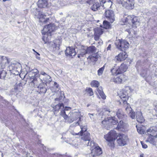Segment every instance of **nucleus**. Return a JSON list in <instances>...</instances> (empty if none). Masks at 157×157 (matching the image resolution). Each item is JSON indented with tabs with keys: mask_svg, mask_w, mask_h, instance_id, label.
Segmentation results:
<instances>
[{
	"mask_svg": "<svg viewBox=\"0 0 157 157\" xmlns=\"http://www.w3.org/2000/svg\"><path fill=\"white\" fill-rule=\"evenodd\" d=\"M110 123L113 125L116 124L118 123L117 128L119 130H122L121 129L126 128L127 126V124L124 123L122 121H120L118 123V121L116 120L115 117H114L105 118L102 121V124L104 125L109 124Z\"/></svg>",
	"mask_w": 157,
	"mask_h": 157,
	"instance_id": "f257e3e1",
	"label": "nucleus"
},
{
	"mask_svg": "<svg viewBox=\"0 0 157 157\" xmlns=\"http://www.w3.org/2000/svg\"><path fill=\"white\" fill-rule=\"evenodd\" d=\"M58 27L56 26L53 23H51L45 26L42 31V33L44 34V36L43 37L42 39L45 43L48 42L47 40L48 36H50L52 33L56 30Z\"/></svg>",
	"mask_w": 157,
	"mask_h": 157,
	"instance_id": "f03ea898",
	"label": "nucleus"
},
{
	"mask_svg": "<svg viewBox=\"0 0 157 157\" xmlns=\"http://www.w3.org/2000/svg\"><path fill=\"white\" fill-rule=\"evenodd\" d=\"M61 116L66 121L71 123L79 118V121H81V118L80 117V113H68L63 111L61 113Z\"/></svg>",
	"mask_w": 157,
	"mask_h": 157,
	"instance_id": "7ed1b4c3",
	"label": "nucleus"
},
{
	"mask_svg": "<svg viewBox=\"0 0 157 157\" xmlns=\"http://www.w3.org/2000/svg\"><path fill=\"white\" fill-rule=\"evenodd\" d=\"M0 79H4L6 76V72L3 70L6 65L9 63L8 58L3 56H0Z\"/></svg>",
	"mask_w": 157,
	"mask_h": 157,
	"instance_id": "20e7f679",
	"label": "nucleus"
},
{
	"mask_svg": "<svg viewBox=\"0 0 157 157\" xmlns=\"http://www.w3.org/2000/svg\"><path fill=\"white\" fill-rule=\"evenodd\" d=\"M117 135L115 131H111L108 134L104 136V138L108 142V145L112 148L114 147V141Z\"/></svg>",
	"mask_w": 157,
	"mask_h": 157,
	"instance_id": "39448f33",
	"label": "nucleus"
},
{
	"mask_svg": "<svg viewBox=\"0 0 157 157\" xmlns=\"http://www.w3.org/2000/svg\"><path fill=\"white\" fill-rule=\"evenodd\" d=\"M21 67L20 63L15 61L11 62V64L9 66L10 71H12L11 73L15 75H18L20 73Z\"/></svg>",
	"mask_w": 157,
	"mask_h": 157,
	"instance_id": "423d86ee",
	"label": "nucleus"
},
{
	"mask_svg": "<svg viewBox=\"0 0 157 157\" xmlns=\"http://www.w3.org/2000/svg\"><path fill=\"white\" fill-rule=\"evenodd\" d=\"M117 2L128 10H131L134 7V0H117Z\"/></svg>",
	"mask_w": 157,
	"mask_h": 157,
	"instance_id": "0eeeda50",
	"label": "nucleus"
},
{
	"mask_svg": "<svg viewBox=\"0 0 157 157\" xmlns=\"http://www.w3.org/2000/svg\"><path fill=\"white\" fill-rule=\"evenodd\" d=\"M128 68L127 65L124 63L122 64L117 68H113L111 71L113 75L121 74L126 71Z\"/></svg>",
	"mask_w": 157,
	"mask_h": 157,
	"instance_id": "6e6552de",
	"label": "nucleus"
},
{
	"mask_svg": "<svg viewBox=\"0 0 157 157\" xmlns=\"http://www.w3.org/2000/svg\"><path fill=\"white\" fill-rule=\"evenodd\" d=\"M117 48L121 51H124L128 48L129 43L124 40H119L115 43Z\"/></svg>",
	"mask_w": 157,
	"mask_h": 157,
	"instance_id": "1a4fd4ad",
	"label": "nucleus"
},
{
	"mask_svg": "<svg viewBox=\"0 0 157 157\" xmlns=\"http://www.w3.org/2000/svg\"><path fill=\"white\" fill-rule=\"evenodd\" d=\"M126 19L127 21H131L132 24V26L133 28H136L140 25V19L137 17L135 15H128L126 17Z\"/></svg>",
	"mask_w": 157,
	"mask_h": 157,
	"instance_id": "9d476101",
	"label": "nucleus"
},
{
	"mask_svg": "<svg viewBox=\"0 0 157 157\" xmlns=\"http://www.w3.org/2000/svg\"><path fill=\"white\" fill-rule=\"evenodd\" d=\"M90 133L88 132H85V133L82 134L81 138L85 142V144H87V146H90L93 147L94 146V143L91 141V139L90 137Z\"/></svg>",
	"mask_w": 157,
	"mask_h": 157,
	"instance_id": "9b49d317",
	"label": "nucleus"
},
{
	"mask_svg": "<svg viewBox=\"0 0 157 157\" xmlns=\"http://www.w3.org/2000/svg\"><path fill=\"white\" fill-rule=\"evenodd\" d=\"M128 94V91L124 90L120 91L118 93V94L121 99L120 103H122L124 105L126 104L127 102V101L129 98Z\"/></svg>",
	"mask_w": 157,
	"mask_h": 157,
	"instance_id": "f8f14e48",
	"label": "nucleus"
},
{
	"mask_svg": "<svg viewBox=\"0 0 157 157\" xmlns=\"http://www.w3.org/2000/svg\"><path fill=\"white\" fill-rule=\"evenodd\" d=\"M117 138V143L120 146L125 145L128 141V137L124 134H120Z\"/></svg>",
	"mask_w": 157,
	"mask_h": 157,
	"instance_id": "ddd939ff",
	"label": "nucleus"
},
{
	"mask_svg": "<svg viewBox=\"0 0 157 157\" xmlns=\"http://www.w3.org/2000/svg\"><path fill=\"white\" fill-rule=\"evenodd\" d=\"M39 77L43 83H44L46 84L47 83H49L52 81L51 77L44 71H41Z\"/></svg>",
	"mask_w": 157,
	"mask_h": 157,
	"instance_id": "4468645a",
	"label": "nucleus"
},
{
	"mask_svg": "<svg viewBox=\"0 0 157 157\" xmlns=\"http://www.w3.org/2000/svg\"><path fill=\"white\" fill-rule=\"evenodd\" d=\"M101 153V148L99 146L97 147L92 150L91 153L89 155V157H99V156Z\"/></svg>",
	"mask_w": 157,
	"mask_h": 157,
	"instance_id": "2eb2a0df",
	"label": "nucleus"
},
{
	"mask_svg": "<svg viewBox=\"0 0 157 157\" xmlns=\"http://www.w3.org/2000/svg\"><path fill=\"white\" fill-rule=\"evenodd\" d=\"M105 17L109 19L110 22L112 23L114 21V15L112 10H108L105 11Z\"/></svg>",
	"mask_w": 157,
	"mask_h": 157,
	"instance_id": "dca6fc26",
	"label": "nucleus"
},
{
	"mask_svg": "<svg viewBox=\"0 0 157 157\" xmlns=\"http://www.w3.org/2000/svg\"><path fill=\"white\" fill-rule=\"evenodd\" d=\"M38 71L37 69H33L27 72L26 75L29 76L28 80L30 78L37 77L39 76Z\"/></svg>",
	"mask_w": 157,
	"mask_h": 157,
	"instance_id": "f3484780",
	"label": "nucleus"
},
{
	"mask_svg": "<svg viewBox=\"0 0 157 157\" xmlns=\"http://www.w3.org/2000/svg\"><path fill=\"white\" fill-rule=\"evenodd\" d=\"M127 56L128 55L126 52H121L115 57L114 59L116 61L121 62L124 60Z\"/></svg>",
	"mask_w": 157,
	"mask_h": 157,
	"instance_id": "a211bd4d",
	"label": "nucleus"
},
{
	"mask_svg": "<svg viewBox=\"0 0 157 157\" xmlns=\"http://www.w3.org/2000/svg\"><path fill=\"white\" fill-rule=\"evenodd\" d=\"M37 92L39 93L44 94L47 91V85L44 83L40 84L37 86Z\"/></svg>",
	"mask_w": 157,
	"mask_h": 157,
	"instance_id": "6ab92c4d",
	"label": "nucleus"
},
{
	"mask_svg": "<svg viewBox=\"0 0 157 157\" xmlns=\"http://www.w3.org/2000/svg\"><path fill=\"white\" fill-rule=\"evenodd\" d=\"M102 3V6L105 8L111 7L113 2L111 0H99Z\"/></svg>",
	"mask_w": 157,
	"mask_h": 157,
	"instance_id": "aec40b11",
	"label": "nucleus"
},
{
	"mask_svg": "<svg viewBox=\"0 0 157 157\" xmlns=\"http://www.w3.org/2000/svg\"><path fill=\"white\" fill-rule=\"evenodd\" d=\"M65 53L66 55L68 56H74L76 54L75 49L70 47L67 48Z\"/></svg>",
	"mask_w": 157,
	"mask_h": 157,
	"instance_id": "412c9836",
	"label": "nucleus"
},
{
	"mask_svg": "<svg viewBox=\"0 0 157 157\" xmlns=\"http://www.w3.org/2000/svg\"><path fill=\"white\" fill-rule=\"evenodd\" d=\"M39 19L40 21L42 22L46 23L47 22H48L49 19L48 18H45L46 17V15L41 14V13H39L37 15H35Z\"/></svg>",
	"mask_w": 157,
	"mask_h": 157,
	"instance_id": "4be33fe9",
	"label": "nucleus"
},
{
	"mask_svg": "<svg viewBox=\"0 0 157 157\" xmlns=\"http://www.w3.org/2000/svg\"><path fill=\"white\" fill-rule=\"evenodd\" d=\"M28 80L29 84L31 86L35 88L38 86L39 83L36 77L30 78V79Z\"/></svg>",
	"mask_w": 157,
	"mask_h": 157,
	"instance_id": "5701e85b",
	"label": "nucleus"
},
{
	"mask_svg": "<svg viewBox=\"0 0 157 157\" xmlns=\"http://www.w3.org/2000/svg\"><path fill=\"white\" fill-rule=\"evenodd\" d=\"M136 117L138 122L141 123L144 121V119L140 111H139L136 112Z\"/></svg>",
	"mask_w": 157,
	"mask_h": 157,
	"instance_id": "b1692460",
	"label": "nucleus"
},
{
	"mask_svg": "<svg viewBox=\"0 0 157 157\" xmlns=\"http://www.w3.org/2000/svg\"><path fill=\"white\" fill-rule=\"evenodd\" d=\"M62 40L61 39H56L53 41V44L52 45L54 48L56 50H58L59 48V46L62 43Z\"/></svg>",
	"mask_w": 157,
	"mask_h": 157,
	"instance_id": "393cba45",
	"label": "nucleus"
},
{
	"mask_svg": "<svg viewBox=\"0 0 157 157\" xmlns=\"http://www.w3.org/2000/svg\"><path fill=\"white\" fill-rule=\"evenodd\" d=\"M100 57L98 53H95L90 56L87 58L88 60H90L91 62H94L97 61L98 59Z\"/></svg>",
	"mask_w": 157,
	"mask_h": 157,
	"instance_id": "a878e982",
	"label": "nucleus"
},
{
	"mask_svg": "<svg viewBox=\"0 0 157 157\" xmlns=\"http://www.w3.org/2000/svg\"><path fill=\"white\" fill-rule=\"evenodd\" d=\"M37 5L40 8H45L47 6L48 3L47 0H39Z\"/></svg>",
	"mask_w": 157,
	"mask_h": 157,
	"instance_id": "bb28decb",
	"label": "nucleus"
},
{
	"mask_svg": "<svg viewBox=\"0 0 157 157\" xmlns=\"http://www.w3.org/2000/svg\"><path fill=\"white\" fill-rule=\"evenodd\" d=\"M53 111L54 113H56L58 112L59 110L60 109H63L64 108V105L63 103H59L56 105L55 106L53 107Z\"/></svg>",
	"mask_w": 157,
	"mask_h": 157,
	"instance_id": "cd10ccee",
	"label": "nucleus"
},
{
	"mask_svg": "<svg viewBox=\"0 0 157 157\" xmlns=\"http://www.w3.org/2000/svg\"><path fill=\"white\" fill-rule=\"evenodd\" d=\"M147 132L151 136H157V129L154 130L152 128H150L147 130Z\"/></svg>",
	"mask_w": 157,
	"mask_h": 157,
	"instance_id": "c85d7f7f",
	"label": "nucleus"
},
{
	"mask_svg": "<svg viewBox=\"0 0 157 157\" xmlns=\"http://www.w3.org/2000/svg\"><path fill=\"white\" fill-rule=\"evenodd\" d=\"M157 140V137L149 136L147 141L154 145H155Z\"/></svg>",
	"mask_w": 157,
	"mask_h": 157,
	"instance_id": "c756f323",
	"label": "nucleus"
},
{
	"mask_svg": "<svg viewBox=\"0 0 157 157\" xmlns=\"http://www.w3.org/2000/svg\"><path fill=\"white\" fill-rule=\"evenodd\" d=\"M87 54H91L95 52L96 48L94 46H91L86 48Z\"/></svg>",
	"mask_w": 157,
	"mask_h": 157,
	"instance_id": "7c9ffc66",
	"label": "nucleus"
},
{
	"mask_svg": "<svg viewBox=\"0 0 157 157\" xmlns=\"http://www.w3.org/2000/svg\"><path fill=\"white\" fill-rule=\"evenodd\" d=\"M123 75H121L119 77H114L112 80V81L117 83H121L122 82V78L124 77Z\"/></svg>",
	"mask_w": 157,
	"mask_h": 157,
	"instance_id": "2f4dec72",
	"label": "nucleus"
},
{
	"mask_svg": "<svg viewBox=\"0 0 157 157\" xmlns=\"http://www.w3.org/2000/svg\"><path fill=\"white\" fill-rule=\"evenodd\" d=\"M97 91L101 98L103 99L106 98V96L103 91V89L101 87H99L97 89Z\"/></svg>",
	"mask_w": 157,
	"mask_h": 157,
	"instance_id": "473e14b6",
	"label": "nucleus"
},
{
	"mask_svg": "<svg viewBox=\"0 0 157 157\" xmlns=\"http://www.w3.org/2000/svg\"><path fill=\"white\" fill-rule=\"evenodd\" d=\"M86 54H87L86 48H82L80 50L79 53L78 54V57L79 58L80 57H83Z\"/></svg>",
	"mask_w": 157,
	"mask_h": 157,
	"instance_id": "72a5a7b5",
	"label": "nucleus"
},
{
	"mask_svg": "<svg viewBox=\"0 0 157 157\" xmlns=\"http://www.w3.org/2000/svg\"><path fill=\"white\" fill-rule=\"evenodd\" d=\"M80 128L81 129V131L79 132L78 133V134H75V135H80L81 136H82V134L87 132V128L86 126H80Z\"/></svg>",
	"mask_w": 157,
	"mask_h": 157,
	"instance_id": "f704fd0d",
	"label": "nucleus"
},
{
	"mask_svg": "<svg viewBox=\"0 0 157 157\" xmlns=\"http://www.w3.org/2000/svg\"><path fill=\"white\" fill-rule=\"evenodd\" d=\"M116 115L119 119H122L124 116V113L121 110H119L116 113Z\"/></svg>",
	"mask_w": 157,
	"mask_h": 157,
	"instance_id": "c9c22d12",
	"label": "nucleus"
},
{
	"mask_svg": "<svg viewBox=\"0 0 157 157\" xmlns=\"http://www.w3.org/2000/svg\"><path fill=\"white\" fill-rule=\"evenodd\" d=\"M94 34L97 35H101L103 33V31L101 28H97L94 29Z\"/></svg>",
	"mask_w": 157,
	"mask_h": 157,
	"instance_id": "e433bc0d",
	"label": "nucleus"
},
{
	"mask_svg": "<svg viewBox=\"0 0 157 157\" xmlns=\"http://www.w3.org/2000/svg\"><path fill=\"white\" fill-rule=\"evenodd\" d=\"M125 107V110L127 113L129 114V113L132 111V109L130 106V105L127 102L125 105H124Z\"/></svg>",
	"mask_w": 157,
	"mask_h": 157,
	"instance_id": "4c0bfd02",
	"label": "nucleus"
},
{
	"mask_svg": "<svg viewBox=\"0 0 157 157\" xmlns=\"http://www.w3.org/2000/svg\"><path fill=\"white\" fill-rule=\"evenodd\" d=\"M103 28L107 29H109L110 27L109 23L106 21H104L103 22Z\"/></svg>",
	"mask_w": 157,
	"mask_h": 157,
	"instance_id": "58836bf2",
	"label": "nucleus"
},
{
	"mask_svg": "<svg viewBox=\"0 0 157 157\" xmlns=\"http://www.w3.org/2000/svg\"><path fill=\"white\" fill-rule=\"evenodd\" d=\"M99 84V82L97 81H93L91 83V85L92 87H98Z\"/></svg>",
	"mask_w": 157,
	"mask_h": 157,
	"instance_id": "ea45409f",
	"label": "nucleus"
},
{
	"mask_svg": "<svg viewBox=\"0 0 157 157\" xmlns=\"http://www.w3.org/2000/svg\"><path fill=\"white\" fill-rule=\"evenodd\" d=\"M22 88V86L21 83H19L18 84L15 86V87L14 88V89L16 90H17L19 91H20L21 90Z\"/></svg>",
	"mask_w": 157,
	"mask_h": 157,
	"instance_id": "a19ab883",
	"label": "nucleus"
},
{
	"mask_svg": "<svg viewBox=\"0 0 157 157\" xmlns=\"http://www.w3.org/2000/svg\"><path fill=\"white\" fill-rule=\"evenodd\" d=\"M105 66H103V67L100 68L98 71V75L99 76L101 75H102L103 71L104 70Z\"/></svg>",
	"mask_w": 157,
	"mask_h": 157,
	"instance_id": "79ce46f5",
	"label": "nucleus"
},
{
	"mask_svg": "<svg viewBox=\"0 0 157 157\" xmlns=\"http://www.w3.org/2000/svg\"><path fill=\"white\" fill-rule=\"evenodd\" d=\"M86 91L89 94L90 96H92L94 94V93L91 88H86Z\"/></svg>",
	"mask_w": 157,
	"mask_h": 157,
	"instance_id": "37998d69",
	"label": "nucleus"
},
{
	"mask_svg": "<svg viewBox=\"0 0 157 157\" xmlns=\"http://www.w3.org/2000/svg\"><path fill=\"white\" fill-rule=\"evenodd\" d=\"M128 115L132 119H134L135 118V113L132 111L129 113Z\"/></svg>",
	"mask_w": 157,
	"mask_h": 157,
	"instance_id": "c03bdc74",
	"label": "nucleus"
},
{
	"mask_svg": "<svg viewBox=\"0 0 157 157\" xmlns=\"http://www.w3.org/2000/svg\"><path fill=\"white\" fill-rule=\"evenodd\" d=\"M59 90V85L58 86H53V87L52 88V90L53 92H56L57 91H58Z\"/></svg>",
	"mask_w": 157,
	"mask_h": 157,
	"instance_id": "a18cd8bd",
	"label": "nucleus"
},
{
	"mask_svg": "<svg viewBox=\"0 0 157 157\" xmlns=\"http://www.w3.org/2000/svg\"><path fill=\"white\" fill-rule=\"evenodd\" d=\"M111 112L109 109H104V113L105 114H107L109 116H111V114L112 113H111Z\"/></svg>",
	"mask_w": 157,
	"mask_h": 157,
	"instance_id": "49530a36",
	"label": "nucleus"
},
{
	"mask_svg": "<svg viewBox=\"0 0 157 157\" xmlns=\"http://www.w3.org/2000/svg\"><path fill=\"white\" fill-rule=\"evenodd\" d=\"M62 109L60 113V114L61 116V113L63 111H64L66 113H68V112H67V111L70 110L71 109V108L70 107H65V108H64L63 109Z\"/></svg>",
	"mask_w": 157,
	"mask_h": 157,
	"instance_id": "de8ad7c7",
	"label": "nucleus"
},
{
	"mask_svg": "<svg viewBox=\"0 0 157 157\" xmlns=\"http://www.w3.org/2000/svg\"><path fill=\"white\" fill-rule=\"evenodd\" d=\"M136 127L137 131L139 133L141 134L143 133V131L141 128L137 127V125L136 126Z\"/></svg>",
	"mask_w": 157,
	"mask_h": 157,
	"instance_id": "09e8293b",
	"label": "nucleus"
},
{
	"mask_svg": "<svg viewBox=\"0 0 157 157\" xmlns=\"http://www.w3.org/2000/svg\"><path fill=\"white\" fill-rule=\"evenodd\" d=\"M94 39L96 41L99 40L100 36L99 35H97V34H94Z\"/></svg>",
	"mask_w": 157,
	"mask_h": 157,
	"instance_id": "8fccbe9b",
	"label": "nucleus"
},
{
	"mask_svg": "<svg viewBox=\"0 0 157 157\" xmlns=\"http://www.w3.org/2000/svg\"><path fill=\"white\" fill-rule=\"evenodd\" d=\"M141 144L142 145L143 148H146L147 147V146L146 144L144 142L141 141Z\"/></svg>",
	"mask_w": 157,
	"mask_h": 157,
	"instance_id": "3c124183",
	"label": "nucleus"
},
{
	"mask_svg": "<svg viewBox=\"0 0 157 157\" xmlns=\"http://www.w3.org/2000/svg\"><path fill=\"white\" fill-rule=\"evenodd\" d=\"M79 125V123H78V122H75V123H73V124H72L71 125V126L73 127L78 125Z\"/></svg>",
	"mask_w": 157,
	"mask_h": 157,
	"instance_id": "603ef678",
	"label": "nucleus"
},
{
	"mask_svg": "<svg viewBox=\"0 0 157 157\" xmlns=\"http://www.w3.org/2000/svg\"><path fill=\"white\" fill-rule=\"evenodd\" d=\"M63 97L62 96H60L59 98H56L55 99V101H61V100L62 99Z\"/></svg>",
	"mask_w": 157,
	"mask_h": 157,
	"instance_id": "864d4df0",
	"label": "nucleus"
},
{
	"mask_svg": "<svg viewBox=\"0 0 157 157\" xmlns=\"http://www.w3.org/2000/svg\"><path fill=\"white\" fill-rule=\"evenodd\" d=\"M126 31L129 34H130L132 31V29H126Z\"/></svg>",
	"mask_w": 157,
	"mask_h": 157,
	"instance_id": "5fc2aeb1",
	"label": "nucleus"
},
{
	"mask_svg": "<svg viewBox=\"0 0 157 157\" xmlns=\"http://www.w3.org/2000/svg\"><path fill=\"white\" fill-rule=\"evenodd\" d=\"M143 71V72H142L141 74L142 76H143V77L145 76V75L147 74V72H145V73H144V72H143V71Z\"/></svg>",
	"mask_w": 157,
	"mask_h": 157,
	"instance_id": "6e6d98bb",
	"label": "nucleus"
},
{
	"mask_svg": "<svg viewBox=\"0 0 157 157\" xmlns=\"http://www.w3.org/2000/svg\"><path fill=\"white\" fill-rule=\"evenodd\" d=\"M111 48V44H109L108 45V47H107V50H110Z\"/></svg>",
	"mask_w": 157,
	"mask_h": 157,
	"instance_id": "4d7b16f0",
	"label": "nucleus"
},
{
	"mask_svg": "<svg viewBox=\"0 0 157 157\" xmlns=\"http://www.w3.org/2000/svg\"><path fill=\"white\" fill-rule=\"evenodd\" d=\"M35 54L36 56V58L37 59L39 60L40 59V57L38 56H39L38 55H37L36 54Z\"/></svg>",
	"mask_w": 157,
	"mask_h": 157,
	"instance_id": "13d9d810",
	"label": "nucleus"
},
{
	"mask_svg": "<svg viewBox=\"0 0 157 157\" xmlns=\"http://www.w3.org/2000/svg\"><path fill=\"white\" fill-rule=\"evenodd\" d=\"M33 51L35 52L36 53V54L37 55H38V56H40V54L37 52H36L35 50L34 49H33Z\"/></svg>",
	"mask_w": 157,
	"mask_h": 157,
	"instance_id": "bf43d9fd",
	"label": "nucleus"
},
{
	"mask_svg": "<svg viewBox=\"0 0 157 157\" xmlns=\"http://www.w3.org/2000/svg\"><path fill=\"white\" fill-rule=\"evenodd\" d=\"M58 84L56 82H55L54 83V84L53 86H58Z\"/></svg>",
	"mask_w": 157,
	"mask_h": 157,
	"instance_id": "052dcab7",
	"label": "nucleus"
},
{
	"mask_svg": "<svg viewBox=\"0 0 157 157\" xmlns=\"http://www.w3.org/2000/svg\"><path fill=\"white\" fill-rule=\"evenodd\" d=\"M3 155L2 153H0V157H3Z\"/></svg>",
	"mask_w": 157,
	"mask_h": 157,
	"instance_id": "680f3d73",
	"label": "nucleus"
},
{
	"mask_svg": "<svg viewBox=\"0 0 157 157\" xmlns=\"http://www.w3.org/2000/svg\"><path fill=\"white\" fill-rule=\"evenodd\" d=\"M155 111H157V105L155 106Z\"/></svg>",
	"mask_w": 157,
	"mask_h": 157,
	"instance_id": "e2e57ef3",
	"label": "nucleus"
},
{
	"mask_svg": "<svg viewBox=\"0 0 157 157\" xmlns=\"http://www.w3.org/2000/svg\"><path fill=\"white\" fill-rule=\"evenodd\" d=\"M88 114L89 116H93L94 115V114L93 113H89Z\"/></svg>",
	"mask_w": 157,
	"mask_h": 157,
	"instance_id": "0e129e2a",
	"label": "nucleus"
},
{
	"mask_svg": "<svg viewBox=\"0 0 157 157\" xmlns=\"http://www.w3.org/2000/svg\"><path fill=\"white\" fill-rule=\"evenodd\" d=\"M140 157H144L143 154H141L140 155Z\"/></svg>",
	"mask_w": 157,
	"mask_h": 157,
	"instance_id": "69168bd1",
	"label": "nucleus"
},
{
	"mask_svg": "<svg viewBox=\"0 0 157 157\" xmlns=\"http://www.w3.org/2000/svg\"><path fill=\"white\" fill-rule=\"evenodd\" d=\"M90 116L91 119H92L94 118L93 117L92 118V116Z\"/></svg>",
	"mask_w": 157,
	"mask_h": 157,
	"instance_id": "338daca9",
	"label": "nucleus"
},
{
	"mask_svg": "<svg viewBox=\"0 0 157 157\" xmlns=\"http://www.w3.org/2000/svg\"><path fill=\"white\" fill-rule=\"evenodd\" d=\"M101 41H99V42H98V43H102V41L101 40Z\"/></svg>",
	"mask_w": 157,
	"mask_h": 157,
	"instance_id": "774afa93",
	"label": "nucleus"
}]
</instances>
